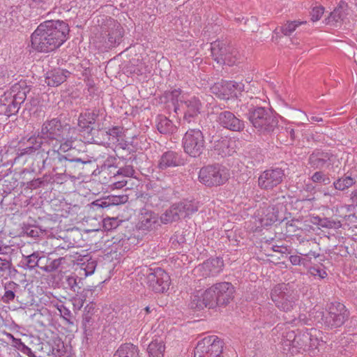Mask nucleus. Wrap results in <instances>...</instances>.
<instances>
[{
	"mask_svg": "<svg viewBox=\"0 0 357 357\" xmlns=\"http://www.w3.org/2000/svg\"><path fill=\"white\" fill-rule=\"evenodd\" d=\"M181 93L182 91L178 89L167 91L165 94L169 109H172L176 114L181 111V104L183 103V100H185V96Z\"/></svg>",
	"mask_w": 357,
	"mask_h": 357,
	"instance_id": "obj_24",
	"label": "nucleus"
},
{
	"mask_svg": "<svg viewBox=\"0 0 357 357\" xmlns=\"http://www.w3.org/2000/svg\"><path fill=\"white\" fill-rule=\"evenodd\" d=\"M211 294L208 289L204 292L197 291L191 296L189 306L197 310H203L204 307L214 308V301Z\"/></svg>",
	"mask_w": 357,
	"mask_h": 357,
	"instance_id": "obj_18",
	"label": "nucleus"
},
{
	"mask_svg": "<svg viewBox=\"0 0 357 357\" xmlns=\"http://www.w3.org/2000/svg\"><path fill=\"white\" fill-rule=\"evenodd\" d=\"M224 183V180H203V184L206 186L222 185Z\"/></svg>",
	"mask_w": 357,
	"mask_h": 357,
	"instance_id": "obj_62",
	"label": "nucleus"
},
{
	"mask_svg": "<svg viewBox=\"0 0 357 357\" xmlns=\"http://www.w3.org/2000/svg\"><path fill=\"white\" fill-rule=\"evenodd\" d=\"M208 291L212 293L214 307L216 306H226L234 298V287L230 282L216 283L209 287Z\"/></svg>",
	"mask_w": 357,
	"mask_h": 357,
	"instance_id": "obj_11",
	"label": "nucleus"
},
{
	"mask_svg": "<svg viewBox=\"0 0 357 357\" xmlns=\"http://www.w3.org/2000/svg\"><path fill=\"white\" fill-rule=\"evenodd\" d=\"M17 350L20 351L21 352L27 355L29 357H36L34 354L32 352L31 349L27 346H26L23 342L22 343V344L20 345Z\"/></svg>",
	"mask_w": 357,
	"mask_h": 357,
	"instance_id": "obj_59",
	"label": "nucleus"
},
{
	"mask_svg": "<svg viewBox=\"0 0 357 357\" xmlns=\"http://www.w3.org/2000/svg\"><path fill=\"white\" fill-rule=\"evenodd\" d=\"M66 159V156L58 155V157L54 160L53 171L55 172L56 175L66 176V163H64Z\"/></svg>",
	"mask_w": 357,
	"mask_h": 357,
	"instance_id": "obj_37",
	"label": "nucleus"
},
{
	"mask_svg": "<svg viewBox=\"0 0 357 357\" xmlns=\"http://www.w3.org/2000/svg\"><path fill=\"white\" fill-rule=\"evenodd\" d=\"M172 246L175 249H178L185 243V238L183 233L176 232L170 239Z\"/></svg>",
	"mask_w": 357,
	"mask_h": 357,
	"instance_id": "obj_47",
	"label": "nucleus"
},
{
	"mask_svg": "<svg viewBox=\"0 0 357 357\" xmlns=\"http://www.w3.org/2000/svg\"><path fill=\"white\" fill-rule=\"evenodd\" d=\"M100 109H93V110H86L85 112L80 114L78 119V125L87 132H91L93 128L90 125L94 124L100 115Z\"/></svg>",
	"mask_w": 357,
	"mask_h": 357,
	"instance_id": "obj_22",
	"label": "nucleus"
},
{
	"mask_svg": "<svg viewBox=\"0 0 357 357\" xmlns=\"http://www.w3.org/2000/svg\"><path fill=\"white\" fill-rule=\"evenodd\" d=\"M181 107V110H183L184 112L183 121L185 123L191 124L200 121L199 114L201 112L202 104L197 97L185 98Z\"/></svg>",
	"mask_w": 357,
	"mask_h": 357,
	"instance_id": "obj_13",
	"label": "nucleus"
},
{
	"mask_svg": "<svg viewBox=\"0 0 357 357\" xmlns=\"http://www.w3.org/2000/svg\"><path fill=\"white\" fill-rule=\"evenodd\" d=\"M120 222L116 218H106L103 220V227L106 230H112L116 229Z\"/></svg>",
	"mask_w": 357,
	"mask_h": 357,
	"instance_id": "obj_49",
	"label": "nucleus"
},
{
	"mask_svg": "<svg viewBox=\"0 0 357 357\" xmlns=\"http://www.w3.org/2000/svg\"><path fill=\"white\" fill-rule=\"evenodd\" d=\"M284 176H285L284 170L281 168H275L264 172L258 178H282Z\"/></svg>",
	"mask_w": 357,
	"mask_h": 357,
	"instance_id": "obj_39",
	"label": "nucleus"
},
{
	"mask_svg": "<svg viewBox=\"0 0 357 357\" xmlns=\"http://www.w3.org/2000/svg\"><path fill=\"white\" fill-rule=\"evenodd\" d=\"M63 260H64V258L59 257L58 259L51 261L48 264H47L44 266H40V268L47 273L53 272V271L57 270L60 267V266L61 265L62 261H63Z\"/></svg>",
	"mask_w": 357,
	"mask_h": 357,
	"instance_id": "obj_43",
	"label": "nucleus"
},
{
	"mask_svg": "<svg viewBox=\"0 0 357 357\" xmlns=\"http://www.w3.org/2000/svg\"><path fill=\"white\" fill-rule=\"evenodd\" d=\"M59 143L60 144L58 150L61 149L63 151H66L71 148L73 142L65 137V139L63 142Z\"/></svg>",
	"mask_w": 357,
	"mask_h": 357,
	"instance_id": "obj_58",
	"label": "nucleus"
},
{
	"mask_svg": "<svg viewBox=\"0 0 357 357\" xmlns=\"http://www.w3.org/2000/svg\"><path fill=\"white\" fill-rule=\"evenodd\" d=\"M56 309L59 311L61 317L66 321V322L69 325H73L74 323L71 321L70 317L72 316V313L70 310L67 308L63 305H57Z\"/></svg>",
	"mask_w": 357,
	"mask_h": 357,
	"instance_id": "obj_45",
	"label": "nucleus"
},
{
	"mask_svg": "<svg viewBox=\"0 0 357 357\" xmlns=\"http://www.w3.org/2000/svg\"><path fill=\"white\" fill-rule=\"evenodd\" d=\"M204 136L199 128H189L182 139L185 153L192 157L199 156L204 149Z\"/></svg>",
	"mask_w": 357,
	"mask_h": 357,
	"instance_id": "obj_8",
	"label": "nucleus"
},
{
	"mask_svg": "<svg viewBox=\"0 0 357 357\" xmlns=\"http://www.w3.org/2000/svg\"><path fill=\"white\" fill-rule=\"evenodd\" d=\"M30 89L27 86H25L24 88L22 87L20 84H15L13 87V93H15L13 96V101L16 104H18L20 106L22 104L26 98V94L29 93Z\"/></svg>",
	"mask_w": 357,
	"mask_h": 357,
	"instance_id": "obj_35",
	"label": "nucleus"
},
{
	"mask_svg": "<svg viewBox=\"0 0 357 357\" xmlns=\"http://www.w3.org/2000/svg\"><path fill=\"white\" fill-rule=\"evenodd\" d=\"M346 307L339 302L327 305L326 312H317L314 319L326 328L333 329L342 326L349 318Z\"/></svg>",
	"mask_w": 357,
	"mask_h": 357,
	"instance_id": "obj_3",
	"label": "nucleus"
},
{
	"mask_svg": "<svg viewBox=\"0 0 357 357\" xmlns=\"http://www.w3.org/2000/svg\"><path fill=\"white\" fill-rule=\"evenodd\" d=\"M93 291V289H84L79 296H77L73 298V305L75 306H77L78 309H80L83 306L86 298L89 296V295H92Z\"/></svg>",
	"mask_w": 357,
	"mask_h": 357,
	"instance_id": "obj_40",
	"label": "nucleus"
},
{
	"mask_svg": "<svg viewBox=\"0 0 357 357\" xmlns=\"http://www.w3.org/2000/svg\"><path fill=\"white\" fill-rule=\"evenodd\" d=\"M50 0H27V3L33 10L30 16L36 17L41 15L42 13L48 8L49 1Z\"/></svg>",
	"mask_w": 357,
	"mask_h": 357,
	"instance_id": "obj_33",
	"label": "nucleus"
},
{
	"mask_svg": "<svg viewBox=\"0 0 357 357\" xmlns=\"http://www.w3.org/2000/svg\"><path fill=\"white\" fill-rule=\"evenodd\" d=\"M165 346L162 341L153 340L148 347L149 357H163Z\"/></svg>",
	"mask_w": 357,
	"mask_h": 357,
	"instance_id": "obj_34",
	"label": "nucleus"
},
{
	"mask_svg": "<svg viewBox=\"0 0 357 357\" xmlns=\"http://www.w3.org/2000/svg\"><path fill=\"white\" fill-rule=\"evenodd\" d=\"M313 332H316L313 328L310 331L299 332L298 334H296L293 331L287 332L282 340L284 351L290 352L293 354L300 349L315 345L317 340L313 338Z\"/></svg>",
	"mask_w": 357,
	"mask_h": 357,
	"instance_id": "obj_4",
	"label": "nucleus"
},
{
	"mask_svg": "<svg viewBox=\"0 0 357 357\" xmlns=\"http://www.w3.org/2000/svg\"><path fill=\"white\" fill-rule=\"evenodd\" d=\"M135 170L133 169L132 166L126 165L123 167L119 168V169L116 170V172L113 173V177H115L116 176H122L124 177H132V178H137L136 176H132Z\"/></svg>",
	"mask_w": 357,
	"mask_h": 357,
	"instance_id": "obj_44",
	"label": "nucleus"
},
{
	"mask_svg": "<svg viewBox=\"0 0 357 357\" xmlns=\"http://www.w3.org/2000/svg\"><path fill=\"white\" fill-rule=\"evenodd\" d=\"M70 27L63 20H46L40 23L31 36L32 48L48 53L60 47L68 38Z\"/></svg>",
	"mask_w": 357,
	"mask_h": 357,
	"instance_id": "obj_1",
	"label": "nucleus"
},
{
	"mask_svg": "<svg viewBox=\"0 0 357 357\" xmlns=\"http://www.w3.org/2000/svg\"><path fill=\"white\" fill-rule=\"evenodd\" d=\"M45 146L39 135L37 137L32 136L29 137L22 146L17 149L16 156L14 160L16 161L19 158L26 155H32L40 149H42L43 151H45Z\"/></svg>",
	"mask_w": 357,
	"mask_h": 357,
	"instance_id": "obj_17",
	"label": "nucleus"
},
{
	"mask_svg": "<svg viewBox=\"0 0 357 357\" xmlns=\"http://www.w3.org/2000/svg\"><path fill=\"white\" fill-rule=\"evenodd\" d=\"M123 36V29L120 24L115 22H112V26L109 28L107 34V45L108 47H115L119 45Z\"/></svg>",
	"mask_w": 357,
	"mask_h": 357,
	"instance_id": "obj_25",
	"label": "nucleus"
},
{
	"mask_svg": "<svg viewBox=\"0 0 357 357\" xmlns=\"http://www.w3.org/2000/svg\"><path fill=\"white\" fill-rule=\"evenodd\" d=\"M211 56L219 64L229 66L238 59V51L231 45L224 41L215 40L211 43Z\"/></svg>",
	"mask_w": 357,
	"mask_h": 357,
	"instance_id": "obj_6",
	"label": "nucleus"
},
{
	"mask_svg": "<svg viewBox=\"0 0 357 357\" xmlns=\"http://www.w3.org/2000/svg\"><path fill=\"white\" fill-rule=\"evenodd\" d=\"M216 121L222 127L233 132H241L245 128L244 121L230 111L218 113Z\"/></svg>",
	"mask_w": 357,
	"mask_h": 357,
	"instance_id": "obj_15",
	"label": "nucleus"
},
{
	"mask_svg": "<svg viewBox=\"0 0 357 357\" xmlns=\"http://www.w3.org/2000/svg\"><path fill=\"white\" fill-rule=\"evenodd\" d=\"M333 185L335 189L344 190L353 185V180H335Z\"/></svg>",
	"mask_w": 357,
	"mask_h": 357,
	"instance_id": "obj_50",
	"label": "nucleus"
},
{
	"mask_svg": "<svg viewBox=\"0 0 357 357\" xmlns=\"http://www.w3.org/2000/svg\"><path fill=\"white\" fill-rule=\"evenodd\" d=\"M289 261L293 265H299L301 263L302 259L298 255H291Z\"/></svg>",
	"mask_w": 357,
	"mask_h": 357,
	"instance_id": "obj_64",
	"label": "nucleus"
},
{
	"mask_svg": "<svg viewBox=\"0 0 357 357\" xmlns=\"http://www.w3.org/2000/svg\"><path fill=\"white\" fill-rule=\"evenodd\" d=\"M234 82L221 81L215 83L211 87V92L218 98L227 100L233 96Z\"/></svg>",
	"mask_w": 357,
	"mask_h": 357,
	"instance_id": "obj_21",
	"label": "nucleus"
},
{
	"mask_svg": "<svg viewBox=\"0 0 357 357\" xmlns=\"http://www.w3.org/2000/svg\"><path fill=\"white\" fill-rule=\"evenodd\" d=\"M64 163H66V176L70 178H77L75 174H78V171L81 169V167H89L90 166V163L85 165L80 158L68 159L66 158Z\"/></svg>",
	"mask_w": 357,
	"mask_h": 357,
	"instance_id": "obj_28",
	"label": "nucleus"
},
{
	"mask_svg": "<svg viewBox=\"0 0 357 357\" xmlns=\"http://www.w3.org/2000/svg\"><path fill=\"white\" fill-rule=\"evenodd\" d=\"M22 255V262L29 268L32 270L36 267H40L38 265L39 261L43 258L42 252L35 251L29 252L26 250V248H23L20 250Z\"/></svg>",
	"mask_w": 357,
	"mask_h": 357,
	"instance_id": "obj_27",
	"label": "nucleus"
},
{
	"mask_svg": "<svg viewBox=\"0 0 357 357\" xmlns=\"http://www.w3.org/2000/svg\"><path fill=\"white\" fill-rule=\"evenodd\" d=\"M278 180H258V185L261 188L270 189L279 183Z\"/></svg>",
	"mask_w": 357,
	"mask_h": 357,
	"instance_id": "obj_53",
	"label": "nucleus"
},
{
	"mask_svg": "<svg viewBox=\"0 0 357 357\" xmlns=\"http://www.w3.org/2000/svg\"><path fill=\"white\" fill-rule=\"evenodd\" d=\"M233 96L237 97L236 91L241 92L244 90V84L241 82H234Z\"/></svg>",
	"mask_w": 357,
	"mask_h": 357,
	"instance_id": "obj_63",
	"label": "nucleus"
},
{
	"mask_svg": "<svg viewBox=\"0 0 357 357\" xmlns=\"http://www.w3.org/2000/svg\"><path fill=\"white\" fill-rule=\"evenodd\" d=\"M261 101L258 98H251L246 104L248 109L246 115L258 132L264 135L270 134L277 128L278 121L269 109L260 105Z\"/></svg>",
	"mask_w": 357,
	"mask_h": 357,
	"instance_id": "obj_2",
	"label": "nucleus"
},
{
	"mask_svg": "<svg viewBox=\"0 0 357 357\" xmlns=\"http://www.w3.org/2000/svg\"><path fill=\"white\" fill-rule=\"evenodd\" d=\"M223 261L220 258H215L207 260L194 269L195 275L199 274L204 278L215 276L223 268Z\"/></svg>",
	"mask_w": 357,
	"mask_h": 357,
	"instance_id": "obj_16",
	"label": "nucleus"
},
{
	"mask_svg": "<svg viewBox=\"0 0 357 357\" xmlns=\"http://www.w3.org/2000/svg\"><path fill=\"white\" fill-rule=\"evenodd\" d=\"M223 342L216 335H208L198 342L195 357H223Z\"/></svg>",
	"mask_w": 357,
	"mask_h": 357,
	"instance_id": "obj_9",
	"label": "nucleus"
},
{
	"mask_svg": "<svg viewBox=\"0 0 357 357\" xmlns=\"http://www.w3.org/2000/svg\"><path fill=\"white\" fill-rule=\"evenodd\" d=\"M234 170L220 163L208 165L200 169L198 178H234Z\"/></svg>",
	"mask_w": 357,
	"mask_h": 357,
	"instance_id": "obj_14",
	"label": "nucleus"
},
{
	"mask_svg": "<svg viewBox=\"0 0 357 357\" xmlns=\"http://www.w3.org/2000/svg\"><path fill=\"white\" fill-rule=\"evenodd\" d=\"M19 109L20 105L12 100L11 102L6 107L5 114L8 116H10L13 114H17L19 111Z\"/></svg>",
	"mask_w": 357,
	"mask_h": 357,
	"instance_id": "obj_54",
	"label": "nucleus"
},
{
	"mask_svg": "<svg viewBox=\"0 0 357 357\" xmlns=\"http://www.w3.org/2000/svg\"><path fill=\"white\" fill-rule=\"evenodd\" d=\"M333 160V155L320 150L314 151L309 157V164L314 169L328 167Z\"/></svg>",
	"mask_w": 357,
	"mask_h": 357,
	"instance_id": "obj_19",
	"label": "nucleus"
},
{
	"mask_svg": "<svg viewBox=\"0 0 357 357\" xmlns=\"http://www.w3.org/2000/svg\"><path fill=\"white\" fill-rule=\"evenodd\" d=\"M350 10L345 1H340L338 6L331 13L326 19V24H335L345 20L349 15Z\"/></svg>",
	"mask_w": 357,
	"mask_h": 357,
	"instance_id": "obj_23",
	"label": "nucleus"
},
{
	"mask_svg": "<svg viewBox=\"0 0 357 357\" xmlns=\"http://www.w3.org/2000/svg\"><path fill=\"white\" fill-rule=\"evenodd\" d=\"M198 202L192 200H183L171 206L160 217L162 223L167 224L177 221L197 211Z\"/></svg>",
	"mask_w": 357,
	"mask_h": 357,
	"instance_id": "obj_7",
	"label": "nucleus"
},
{
	"mask_svg": "<svg viewBox=\"0 0 357 357\" xmlns=\"http://www.w3.org/2000/svg\"><path fill=\"white\" fill-rule=\"evenodd\" d=\"M107 134L112 137V140L119 142V137L121 136V130L119 127H113L112 128L109 129V130L107 132Z\"/></svg>",
	"mask_w": 357,
	"mask_h": 357,
	"instance_id": "obj_55",
	"label": "nucleus"
},
{
	"mask_svg": "<svg viewBox=\"0 0 357 357\" xmlns=\"http://www.w3.org/2000/svg\"><path fill=\"white\" fill-rule=\"evenodd\" d=\"M114 357H139V349L132 344H125L119 348Z\"/></svg>",
	"mask_w": 357,
	"mask_h": 357,
	"instance_id": "obj_31",
	"label": "nucleus"
},
{
	"mask_svg": "<svg viewBox=\"0 0 357 357\" xmlns=\"http://www.w3.org/2000/svg\"><path fill=\"white\" fill-rule=\"evenodd\" d=\"M309 273L315 277L316 276L319 277L320 279H324L327 275V273L326 271H324V270L319 269L318 268H316V267H311L309 269Z\"/></svg>",
	"mask_w": 357,
	"mask_h": 357,
	"instance_id": "obj_56",
	"label": "nucleus"
},
{
	"mask_svg": "<svg viewBox=\"0 0 357 357\" xmlns=\"http://www.w3.org/2000/svg\"><path fill=\"white\" fill-rule=\"evenodd\" d=\"M179 163V158L176 153L167 151L162 154L159 162V167L162 169L168 167L177 166Z\"/></svg>",
	"mask_w": 357,
	"mask_h": 357,
	"instance_id": "obj_30",
	"label": "nucleus"
},
{
	"mask_svg": "<svg viewBox=\"0 0 357 357\" xmlns=\"http://www.w3.org/2000/svg\"><path fill=\"white\" fill-rule=\"evenodd\" d=\"M83 162L86 165L87 163H90L89 167H81V169L78 171V178L79 177H88L92 175L96 176V170L94 169L95 164L92 162L91 160L83 161Z\"/></svg>",
	"mask_w": 357,
	"mask_h": 357,
	"instance_id": "obj_42",
	"label": "nucleus"
},
{
	"mask_svg": "<svg viewBox=\"0 0 357 357\" xmlns=\"http://www.w3.org/2000/svg\"><path fill=\"white\" fill-rule=\"evenodd\" d=\"M70 73L64 69L56 68L46 74L45 83L50 86H58L63 83Z\"/></svg>",
	"mask_w": 357,
	"mask_h": 357,
	"instance_id": "obj_20",
	"label": "nucleus"
},
{
	"mask_svg": "<svg viewBox=\"0 0 357 357\" xmlns=\"http://www.w3.org/2000/svg\"><path fill=\"white\" fill-rule=\"evenodd\" d=\"M156 127L158 130L162 134H172L177 129L172 121L162 115H159L157 117Z\"/></svg>",
	"mask_w": 357,
	"mask_h": 357,
	"instance_id": "obj_29",
	"label": "nucleus"
},
{
	"mask_svg": "<svg viewBox=\"0 0 357 357\" xmlns=\"http://www.w3.org/2000/svg\"><path fill=\"white\" fill-rule=\"evenodd\" d=\"M324 8L322 6H317L312 8L310 15L313 22L318 21L324 14Z\"/></svg>",
	"mask_w": 357,
	"mask_h": 357,
	"instance_id": "obj_51",
	"label": "nucleus"
},
{
	"mask_svg": "<svg viewBox=\"0 0 357 357\" xmlns=\"http://www.w3.org/2000/svg\"><path fill=\"white\" fill-rule=\"evenodd\" d=\"M20 289V285L15 282L10 281L4 285L5 293L1 298L4 303H10L15 297V293Z\"/></svg>",
	"mask_w": 357,
	"mask_h": 357,
	"instance_id": "obj_32",
	"label": "nucleus"
},
{
	"mask_svg": "<svg viewBox=\"0 0 357 357\" xmlns=\"http://www.w3.org/2000/svg\"><path fill=\"white\" fill-rule=\"evenodd\" d=\"M146 284L150 289L156 293L167 291L170 284V277L161 268H146Z\"/></svg>",
	"mask_w": 357,
	"mask_h": 357,
	"instance_id": "obj_10",
	"label": "nucleus"
},
{
	"mask_svg": "<svg viewBox=\"0 0 357 357\" xmlns=\"http://www.w3.org/2000/svg\"><path fill=\"white\" fill-rule=\"evenodd\" d=\"M231 142L227 138H221L215 142L214 150L222 157L230 155L229 144Z\"/></svg>",
	"mask_w": 357,
	"mask_h": 357,
	"instance_id": "obj_36",
	"label": "nucleus"
},
{
	"mask_svg": "<svg viewBox=\"0 0 357 357\" xmlns=\"http://www.w3.org/2000/svg\"><path fill=\"white\" fill-rule=\"evenodd\" d=\"M298 132V130H295L291 126L286 128V132L288 135H289L291 142L297 138Z\"/></svg>",
	"mask_w": 357,
	"mask_h": 357,
	"instance_id": "obj_60",
	"label": "nucleus"
},
{
	"mask_svg": "<svg viewBox=\"0 0 357 357\" xmlns=\"http://www.w3.org/2000/svg\"><path fill=\"white\" fill-rule=\"evenodd\" d=\"M128 200V197L126 195H110L102 199L95 201L93 202V204L100 208H107L112 206L125 204Z\"/></svg>",
	"mask_w": 357,
	"mask_h": 357,
	"instance_id": "obj_26",
	"label": "nucleus"
},
{
	"mask_svg": "<svg viewBox=\"0 0 357 357\" xmlns=\"http://www.w3.org/2000/svg\"><path fill=\"white\" fill-rule=\"evenodd\" d=\"M117 144L115 146L114 151L115 152H120V151H127L129 154L131 153V152L133 151V149H130L129 147V144L126 141H124L121 139L119 142H116Z\"/></svg>",
	"mask_w": 357,
	"mask_h": 357,
	"instance_id": "obj_52",
	"label": "nucleus"
},
{
	"mask_svg": "<svg viewBox=\"0 0 357 357\" xmlns=\"http://www.w3.org/2000/svg\"><path fill=\"white\" fill-rule=\"evenodd\" d=\"M79 282L80 279L76 275H68L66 278V282L68 288L75 292L80 289V287L78 286Z\"/></svg>",
	"mask_w": 357,
	"mask_h": 357,
	"instance_id": "obj_46",
	"label": "nucleus"
},
{
	"mask_svg": "<svg viewBox=\"0 0 357 357\" xmlns=\"http://www.w3.org/2000/svg\"><path fill=\"white\" fill-rule=\"evenodd\" d=\"M156 223V217L152 213H145L140 217L141 227L149 229Z\"/></svg>",
	"mask_w": 357,
	"mask_h": 357,
	"instance_id": "obj_38",
	"label": "nucleus"
},
{
	"mask_svg": "<svg viewBox=\"0 0 357 357\" xmlns=\"http://www.w3.org/2000/svg\"><path fill=\"white\" fill-rule=\"evenodd\" d=\"M66 126H63L58 119L45 121L41 128L40 137L42 139L55 140L56 143L65 139Z\"/></svg>",
	"mask_w": 357,
	"mask_h": 357,
	"instance_id": "obj_12",
	"label": "nucleus"
},
{
	"mask_svg": "<svg viewBox=\"0 0 357 357\" xmlns=\"http://www.w3.org/2000/svg\"><path fill=\"white\" fill-rule=\"evenodd\" d=\"M7 336L11 339L12 342L11 345L15 347L16 349H18V348L22 344V342L20 339L15 338L12 334L8 333Z\"/></svg>",
	"mask_w": 357,
	"mask_h": 357,
	"instance_id": "obj_61",
	"label": "nucleus"
},
{
	"mask_svg": "<svg viewBox=\"0 0 357 357\" xmlns=\"http://www.w3.org/2000/svg\"><path fill=\"white\" fill-rule=\"evenodd\" d=\"M303 23L305 22L299 21L287 22L285 24L281 26L280 31L284 36H290L296 30V28L298 26Z\"/></svg>",
	"mask_w": 357,
	"mask_h": 357,
	"instance_id": "obj_41",
	"label": "nucleus"
},
{
	"mask_svg": "<svg viewBox=\"0 0 357 357\" xmlns=\"http://www.w3.org/2000/svg\"><path fill=\"white\" fill-rule=\"evenodd\" d=\"M96 267V262L95 261H89L85 267L83 268L85 271V275H89L94 273Z\"/></svg>",
	"mask_w": 357,
	"mask_h": 357,
	"instance_id": "obj_57",
	"label": "nucleus"
},
{
	"mask_svg": "<svg viewBox=\"0 0 357 357\" xmlns=\"http://www.w3.org/2000/svg\"><path fill=\"white\" fill-rule=\"evenodd\" d=\"M24 233L27 236L32 238L39 237L43 231L35 225H29L24 228Z\"/></svg>",
	"mask_w": 357,
	"mask_h": 357,
	"instance_id": "obj_48",
	"label": "nucleus"
},
{
	"mask_svg": "<svg viewBox=\"0 0 357 357\" xmlns=\"http://www.w3.org/2000/svg\"><path fill=\"white\" fill-rule=\"evenodd\" d=\"M271 297L275 306L284 312L293 310L298 299L296 292L285 284L276 285L271 291Z\"/></svg>",
	"mask_w": 357,
	"mask_h": 357,
	"instance_id": "obj_5",
	"label": "nucleus"
}]
</instances>
